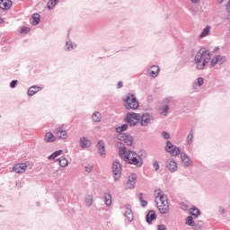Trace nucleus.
Instances as JSON below:
<instances>
[{"label":"nucleus","instance_id":"1","mask_svg":"<svg viewBox=\"0 0 230 230\" xmlns=\"http://www.w3.org/2000/svg\"><path fill=\"white\" fill-rule=\"evenodd\" d=\"M119 148V155H124L125 163L128 164H134L137 168H141L143 166V156L146 157V152L141 151L140 153H136V151L128 150L127 151V147L123 143L118 144Z\"/></svg>","mask_w":230,"mask_h":230},{"label":"nucleus","instance_id":"2","mask_svg":"<svg viewBox=\"0 0 230 230\" xmlns=\"http://www.w3.org/2000/svg\"><path fill=\"white\" fill-rule=\"evenodd\" d=\"M209 60H211V51H209L206 47H202L198 50L194 57L196 69L198 71L206 69V66H208Z\"/></svg>","mask_w":230,"mask_h":230},{"label":"nucleus","instance_id":"3","mask_svg":"<svg viewBox=\"0 0 230 230\" xmlns=\"http://www.w3.org/2000/svg\"><path fill=\"white\" fill-rule=\"evenodd\" d=\"M122 101L125 102L124 107L127 111H130V109L137 111V109H139V101H137V97L134 93H128Z\"/></svg>","mask_w":230,"mask_h":230},{"label":"nucleus","instance_id":"4","mask_svg":"<svg viewBox=\"0 0 230 230\" xmlns=\"http://www.w3.org/2000/svg\"><path fill=\"white\" fill-rule=\"evenodd\" d=\"M121 170H122L121 164L118 160H115L112 164V172H113V177L115 181H119V177L121 175Z\"/></svg>","mask_w":230,"mask_h":230},{"label":"nucleus","instance_id":"5","mask_svg":"<svg viewBox=\"0 0 230 230\" xmlns=\"http://www.w3.org/2000/svg\"><path fill=\"white\" fill-rule=\"evenodd\" d=\"M117 139H119V141H123L127 146H132V145H134V137L128 134H119Z\"/></svg>","mask_w":230,"mask_h":230},{"label":"nucleus","instance_id":"6","mask_svg":"<svg viewBox=\"0 0 230 230\" xmlns=\"http://www.w3.org/2000/svg\"><path fill=\"white\" fill-rule=\"evenodd\" d=\"M165 152H168L169 154H172V155H179L181 154V148L173 146L170 140L166 141V146H165Z\"/></svg>","mask_w":230,"mask_h":230},{"label":"nucleus","instance_id":"7","mask_svg":"<svg viewBox=\"0 0 230 230\" xmlns=\"http://www.w3.org/2000/svg\"><path fill=\"white\" fill-rule=\"evenodd\" d=\"M136 181H137V175L132 173L128 180V182L125 185V190H134L136 186Z\"/></svg>","mask_w":230,"mask_h":230},{"label":"nucleus","instance_id":"8","mask_svg":"<svg viewBox=\"0 0 230 230\" xmlns=\"http://www.w3.org/2000/svg\"><path fill=\"white\" fill-rule=\"evenodd\" d=\"M26 168H28L26 164H16L13 167V172H15V173H24Z\"/></svg>","mask_w":230,"mask_h":230},{"label":"nucleus","instance_id":"9","mask_svg":"<svg viewBox=\"0 0 230 230\" xmlns=\"http://www.w3.org/2000/svg\"><path fill=\"white\" fill-rule=\"evenodd\" d=\"M161 71V69L159 68V66H152L151 68H149L147 70L149 75L152 77V78H157V75H159V72Z\"/></svg>","mask_w":230,"mask_h":230},{"label":"nucleus","instance_id":"10","mask_svg":"<svg viewBox=\"0 0 230 230\" xmlns=\"http://www.w3.org/2000/svg\"><path fill=\"white\" fill-rule=\"evenodd\" d=\"M54 134H56L59 139H67V131L62 129V128H57L54 130Z\"/></svg>","mask_w":230,"mask_h":230},{"label":"nucleus","instance_id":"11","mask_svg":"<svg viewBox=\"0 0 230 230\" xmlns=\"http://www.w3.org/2000/svg\"><path fill=\"white\" fill-rule=\"evenodd\" d=\"M157 219V214H155V210H149L148 213L146 216V222H147L149 225L154 222V220Z\"/></svg>","mask_w":230,"mask_h":230},{"label":"nucleus","instance_id":"12","mask_svg":"<svg viewBox=\"0 0 230 230\" xmlns=\"http://www.w3.org/2000/svg\"><path fill=\"white\" fill-rule=\"evenodd\" d=\"M151 116L149 113H144L140 116V125L142 127H146L150 123Z\"/></svg>","mask_w":230,"mask_h":230},{"label":"nucleus","instance_id":"13","mask_svg":"<svg viewBox=\"0 0 230 230\" xmlns=\"http://www.w3.org/2000/svg\"><path fill=\"white\" fill-rule=\"evenodd\" d=\"M155 202L157 209L161 215H166L170 212V205L159 206V202H157V200H155Z\"/></svg>","mask_w":230,"mask_h":230},{"label":"nucleus","instance_id":"14","mask_svg":"<svg viewBox=\"0 0 230 230\" xmlns=\"http://www.w3.org/2000/svg\"><path fill=\"white\" fill-rule=\"evenodd\" d=\"M12 4V0H0V10H10Z\"/></svg>","mask_w":230,"mask_h":230},{"label":"nucleus","instance_id":"15","mask_svg":"<svg viewBox=\"0 0 230 230\" xmlns=\"http://www.w3.org/2000/svg\"><path fill=\"white\" fill-rule=\"evenodd\" d=\"M166 168L172 173L173 172H177V162L173 159L167 161Z\"/></svg>","mask_w":230,"mask_h":230},{"label":"nucleus","instance_id":"16","mask_svg":"<svg viewBox=\"0 0 230 230\" xmlns=\"http://www.w3.org/2000/svg\"><path fill=\"white\" fill-rule=\"evenodd\" d=\"M39 91H42V87L32 85L28 89L27 94L28 96H35Z\"/></svg>","mask_w":230,"mask_h":230},{"label":"nucleus","instance_id":"17","mask_svg":"<svg viewBox=\"0 0 230 230\" xmlns=\"http://www.w3.org/2000/svg\"><path fill=\"white\" fill-rule=\"evenodd\" d=\"M125 118L128 119L129 120L130 119H135L136 121L141 120V115L136 112H128Z\"/></svg>","mask_w":230,"mask_h":230},{"label":"nucleus","instance_id":"18","mask_svg":"<svg viewBox=\"0 0 230 230\" xmlns=\"http://www.w3.org/2000/svg\"><path fill=\"white\" fill-rule=\"evenodd\" d=\"M97 148L99 150L100 155H105L106 151H105V142L103 140H99L97 144Z\"/></svg>","mask_w":230,"mask_h":230},{"label":"nucleus","instance_id":"19","mask_svg":"<svg viewBox=\"0 0 230 230\" xmlns=\"http://www.w3.org/2000/svg\"><path fill=\"white\" fill-rule=\"evenodd\" d=\"M44 141L46 143H55V141H57V137H55V135H53V133L48 132L45 135Z\"/></svg>","mask_w":230,"mask_h":230},{"label":"nucleus","instance_id":"20","mask_svg":"<svg viewBox=\"0 0 230 230\" xmlns=\"http://www.w3.org/2000/svg\"><path fill=\"white\" fill-rule=\"evenodd\" d=\"M201 213L202 212L200 211V209H199V208L197 207H192L190 210V215H191V217H194L195 218H199Z\"/></svg>","mask_w":230,"mask_h":230},{"label":"nucleus","instance_id":"21","mask_svg":"<svg viewBox=\"0 0 230 230\" xmlns=\"http://www.w3.org/2000/svg\"><path fill=\"white\" fill-rule=\"evenodd\" d=\"M128 128V124H122L121 126L117 127L115 130L118 136H119V134H127L123 132H125Z\"/></svg>","mask_w":230,"mask_h":230},{"label":"nucleus","instance_id":"22","mask_svg":"<svg viewBox=\"0 0 230 230\" xmlns=\"http://www.w3.org/2000/svg\"><path fill=\"white\" fill-rule=\"evenodd\" d=\"M92 119L94 123H100L102 121V113L100 111H95L92 115Z\"/></svg>","mask_w":230,"mask_h":230},{"label":"nucleus","instance_id":"23","mask_svg":"<svg viewBox=\"0 0 230 230\" xmlns=\"http://www.w3.org/2000/svg\"><path fill=\"white\" fill-rule=\"evenodd\" d=\"M124 215L128 218V222H132V220H134V213L132 212V209L127 208Z\"/></svg>","mask_w":230,"mask_h":230},{"label":"nucleus","instance_id":"24","mask_svg":"<svg viewBox=\"0 0 230 230\" xmlns=\"http://www.w3.org/2000/svg\"><path fill=\"white\" fill-rule=\"evenodd\" d=\"M32 26H37L40 23V14L37 13L32 14Z\"/></svg>","mask_w":230,"mask_h":230},{"label":"nucleus","instance_id":"25","mask_svg":"<svg viewBox=\"0 0 230 230\" xmlns=\"http://www.w3.org/2000/svg\"><path fill=\"white\" fill-rule=\"evenodd\" d=\"M81 148H87L89 145V139H87L85 137H82L79 141Z\"/></svg>","mask_w":230,"mask_h":230},{"label":"nucleus","instance_id":"26","mask_svg":"<svg viewBox=\"0 0 230 230\" xmlns=\"http://www.w3.org/2000/svg\"><path fill=\"white\" fill-rule=\"evenodd\" d=\"M210 30H211V27L209 26H207L206 28H204L201 33L199 34V39H204V37H208V35H209Z\"/></svg>","mask_w":230,"mask_h":230},{"label":"nucleus","instance_id":"27","mask_svg":"<svg viewBox=\"0 0 230 230\" xmlns=\"http://www.w3.org/2000/svg\"><path fill=\"white\" fill-rule=\"evenodd\" d=\"M58 155H62V150L55 151L54 153H52V154L48 157V159H49V161H53V160L57 159V157H58Z\"/></svg>","mask_w":230,"mask_h":230},{"label":"nucleus","instance_id":"28","mask_svg":"<svg viewBox=\"0 0 230 230\" xmlns=\"http://www.w3.org/2000/svg\"><path fill=\"white\" fill-rule=\"evenodd\" d=\"M186 226H190V227H193L195 226V220L193 219L192 216H189L185 219Z\"/></svg>","mask_w":230,"mask_h":230},{"label":"nucleus","instance_id":"29","mask_svg":"<svg viewBox=\"0 0 230 230\" xmlns=\"http://www.w3.org/2000/svg\"><path fill=\"white\" fill-rule=\"evenodd\" d=\"M58 1L60 0H49L47 4L48 9L53 10V8H55V6H57V4H58Z\"/></svg>","mask_w":230,"mask_h":230},{"label":"nucleus","instance_id":"30","mask_svg":"<svg viewBox=\"0 0 230 230\" xmlns=\"http://www.w3.org/2000/svg\"><path fill=\"white\" fill-rule=\"evenodd\" d=\"M57 161L58 162L59 165L62 166V168H66V166L68 164L67 159H66L64 156L57 159Z\"/></svg>","mask_w":230,"mask_h":230},{"label":"nucleus","instance_id":"31","mask_svg":"<svg viewBox=\"0 0 230 230\" xmlns=\"http://www.w3.org/2000/svg\"><path fill=\"white\" fill-rule=\"evenodd\" d=\"M104 199H105V204L108 208L109 206L112 205V196H111V194H105Z\"/></svg>","mask_w":230,"mask_h":230},{"label":"nucleus","instance_id":"32","mask_svg":"<svg viewBox=\"0 0 230 230\" xmlns=\"http://www.w3.org/2000/svg\"><path fill=\"white\" fill-rule=\"evenodd\" d=\"M138 199H139V202L141 203L142 208H146V206H148V201H146L143 199V193L142 192H140L138 194Z\"/></svg>","mask_w":230,"mask_h":230},{"label":"nucleus","instance_id":"33","mask_svg":"<svg viewBox=\"0 0 230 230\" xmlns=\"http://www.w3.org/2000/svg\"><path fill=\"white\" fill-rule=\"evenodd\" d=\"M124 121L126 123H128L130 127H136V125H137V123H139V120H134L132 119H128L127 118L124 119Z\"/></svg>","mask_w":230,"mask_h":230},{"label":"nucleus","instance_id":"34","mask_svg":"<svg viewBox=\"0 0 230 230\" xmlns=\"http://www.w3.org/2000/svg\"><path fill=\"white\" fill-rule=\"evenodd\" d=\"M85 204L88 208H91L93 206V196L87 195L85 197Z\"/></svg>","mask_w":230,"mask_h":230},{"label":"nucleus","instance_id":"35","mask_svg":"<svg viewBox=\"0 0 230 230\" xmlns=\"http://www.w3.org/2000/svg\"><path fill=\"white\" fill-rule=\"evenodd\" d=\"M220 59V55L216 56L215 58H213L210 61V66L212 67H215V66H217V64H218V60Z\"/></svg>","mask_w":230,"mask_h":230},{"label":"nucleus","instance_id":"36","mask_svg":"<svg viewBox=\"0 0 230 230\" xmlns=\"http://www.w3.org/2000/svg\"><path fill=\"white\" fill-rule=\"evenodd\" d=\"M193 143V129H190L189 135L187 136V144L191 145Z\"/></svg>","mask_w":230,"mask_h":230},{"label":"nucleus","instance_id":"37","mask_svg":"<svg viewBox=\"0 0 230 230\" xmlns=\"http://www.w3.org/2000/svg\"><path fill=\"white\" fill-rule=\"evenodd\" d=\"M163 195L164 194L163 193V190L161 189L155 190V200H157V199H160V197H163Z\"/></svg>","mask_w":230,"mask_h":230},{"label":"nucleus","instance_id":"38","mask_svg":"<svg viewBox=\"0 0 230 230\" xmlns=\"http://www.w3.org/2000/svg\"><path fill=\"white\" fill-rule=\"evenodd\" d=\"M66 47L68 51H71L72 49H75L76 48V46L73 45V42L71 41H66Z\"/></svg>","mask_w":230,"mask_h":230},{"label":"nucleus","instance_id":"39","mask_svg":"<svg viewBox=\"0 0 230 230\" xmlns=\"http://www.w3.org/2000/svg\"><path fill=\"white\" fill-rule=\"evenodd\" d=\"M192 227L194 230H201L202 229V221H199L197 224L194 223V226Z\"/></svg>","mask_w":230,"mask_h":230},{"label":"nucleus","instance_id":"40","mask_svg":"<svg viewBox=\"0 0 230 230\" xmlns=\"http://www.w3.org/2000/svg\"><path fill=\"white\" fill-rule=\"evenodd\" d=\"M84 170H85V172H87L88 173H91V172H93V170H94V165H93V164H88V165L84 166Z\"/></svg>","mask_w":230,"mask_h":230},{"label":"nucleus","instance_id":"41","mask_svg":"<svg viewBox=\"0 0 230 230\" xmlns=\"http://www.w3.org/2000/svg\"><path fill=\"white\" fill-rule=\"evenodd\" d=\"M17 84H19V81H17L15 79L11 81V83H10L11 89H15L17 87Z\"/></svg>","mask_w":230,"mask_h":230},{"label":"nucleus","instance_id":"42","mask_svg":"<svg viewBox=\"0 0 230 230\" xmlns=\"http://www.w3.org/2000/svg\"><path fill=\"white\" fill-rule=\"evenodd\" d=\"M153 168L157 172L160 168L159 162L157 160L153 161Z\"/></svg>","mask_w":230,"mask_h":230},{"label":"nucleus","instance_id":"43","mask_svg":"<svg viewBox=\"0 0 230 230\" xmlns=\"http://www.w3.org/2000/svg\"><path fill=\"white\" fill-rule=\"evenodd\" d=\"M162 137H164V139H170L171 137L170 133H168L167 131H163Z\"/></svg>","mask_w":230,"mask_h":230},{"label":"nucleus","instance_id":"44","mask_svg":"<svg viewBox=\"0 0 230 230\" xmlns=\"http://www.w3.org/2000/svg\"><path fill=\"white\" fill-rule=\"evenodd\" d=\"M226 56L219 55L218 63L220 64V66H222V64H224V62H226Z\"/></svg>","mask_w":230,"mask_h":230},{"label":"nucleus","instance_id":"45","mask_svg":"<svg viewBox=\"0 0 230 230\" xmlns=\"http://www.w3.org/2000/svg\"><path fill=\"white\" fill-rule=\"evenodd\" d=\"M160 202H168V197L164 194H162V196L159 198Z\"/></svg>","mask_w":230,"mask_h":230},{"label":"nucleus","instance_id":"46","mask_svg":"<svg viewBox=\"0 0 230 230\" xmlns=\"http://www.w3.org/2000/svg\"><path fill=\"white\" fill-rule=\"evenodd\" d=\"M21 33H22V34L30 33V28H28V27H22V28L21 29Z\"/></svg>","mask_w":230,"mask_h":230},{"label":"nucleus","instance_id":"47","mask_svg":"<svg viewBox=\"0 0 230 230\" xmlns=\"http://www.w3.org/2000/svg\"><path fill=\"white\" fill-rule=\"evenodd\" d=\"M168 111H170V106L168 104H166L163 107V112H164V116H167L166 112H168Z\"/></svg>","mask_w":230,"mask_h":230},{"label":"nucleus","instance_id":"48","mask_svg":"<svg viewBox=\"0 0 230 230\" xmlns=\"http://www.w3.org/2000/svg\"><path fill=\"white\" fill-rule=\"evenodd\" d=\"M198 85L199 87H202V85H204V78L202 77L198 78Z\"/></svg>","mask_w":230,"mask_h":230},{"label":"nucleus","instance_id":"49","mask_svg":"<svg viewBox=\"0 0 230 230\" xmlns=\"http://www.w3.org/2000/svg\"><path fill=\"white\" fill-rule=\"evenodd\" d=\"M181 161H186V159H190V156H188V155H186L185 153H181Z\"/></svg>","mask_w":230,"mask_h":230},{"label":"nucleus","instance_id":"50","mask_svg":"<svg viewBox=\"0 0 230 230\" xmlns=\"http://www.w3.org/2000/svg\"><path fill=\"white\" fill-rule=\"evenodd\" d=\"M218 213H220L221 215H226V208H224V207H222V206H219Z\"/></svg>","mask_w":230,"mask_h":230},{"label":"nucleus","instance_id":"51","mask_svg":"<svg viewBox=\"0 0 230 230\" xmlns=\"http://www.w3.org/2000/svg\"><path fill=\"white\" fill-rule=\"evenodd\" d=\"M226 11L228 12V13H230V0L228 1L227 4H226ZM227 21H230V15H228L226 17Z\"/></svg>","mask_w":230,"mask_h":230},{"label":"nucleus","instance_id":"52","mask_svg":"<svg viewBox=\"0 0 230 230\" xmlns=\"http://www.w3.org/2000/svg\"><path fill=\"white\" fill-rule=\"evenodd\" d=\"M157 230H166V226L161 224L157 226Z\"/></svg>","mask_w":230,"mask_h":230},{"label":"nucleus","instance_id":"53","mask_svg":"<svg viewBox=\"0 0 230 230\" xmlns=\"http://www.w3.org/2000/svg\"><path fill=\"white\" fill-rule=\"evenodd\" d=\"M181 161H182V163H184L185 166H190V158L186 159V160H181Z\"/></svg>","mask_w":230,"mask_h":230},{"label":"nucleus","instance_id":"54","mask_svg":"<svg viewBox=\"0 0 230 230\" xmlns=\"http://www.w3.org/2000/svg\"><path fill=\"white\" fill-rule=\"evenodd\" d=\"M123 87V81H119L117 84V89H121Z\"/></svg>","mask_w":230,"mask_h":230},{"label":"nucleus","instance_id":"55","mask_svg":"<svg viewBox=\"0 0 230 230\" xmlns=\"http://www.w3.org/2000/svg\"><path fill=\"white\" fill-rule=\"evenodd\" d=\"M193 4H197L198 3H200V0H190Z\"/></svg>","mask_w":230,"mask_h":230},{"label":"nucleus","instance_id":"56","mask_svg":"<svg viewBox=\"0 0 230 230\" xmlns=\"http://www.w3.org/2000/svg\"><path fill=\"white\" fill-rule=\"evenodd\" d=\"M158 206H168V201L161 202V205Z\"/></svg>","mask_w":230,"mask_h":230},{"label":"nucleus","instance_id":"57","mask_svg":"<svg viewBox=\"0 0 230 230\" xmlns=\"http://www.w3.org/2000/svg\"><path fill=\"white\" fill-rule=\"evenodd\" d=\"M219 49H220L219 47H216V48L214 49V50H213V53H217Z\"/></svg>","mask_w":230,"mask_h":230},{"label":"nucleus","instance_id":"58","mask_svg":"<svg viewBox=\"0 0 230 230\" xmlns=\"http://www.w3.org/2000/svg\"><path fill=\"white\" fill-rule=\"evenodd\" d=\"M4 22V19L0 18V24H3Z\"/></svg>","mask_w":230,"mask_h":230},{"label":"nucleus","instance_id":"59","mask_svg":"<svg viewBox=\"0 0 230 230\" xmlns=\"http://www.w3.org/2000/svg\"><path fill=\"white\" fill-rule=\"evenodd\" d=\"M164 102H168V100H167V99H165V100H164Z\"/></svg>","mask_w":230,"mask_h":230},{"label":"nucleus","instance_id":"60","mask_svg":"<svg viewBox=\"0 0 230 230\" xmlns=\"http://www.w3.org/2000/svg\"><path fill=\"white\" fill-rule=\"evenodd\" d=\"M0 208H3V206L0 205Z\"/></svg>","mask_w":230,"mask_h":230}]
</instances>
